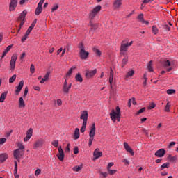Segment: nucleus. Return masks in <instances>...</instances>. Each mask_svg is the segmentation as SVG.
<instances>
[{
    "label": "nucleus",
    "mask_w": 178,
    "mask_h": 178,
    "mask_svg": "<svg viewBox=\"0 0 178 178\" xmlns=\"http://www.w3.org/2000/svg\"><path fill=\"white\" fill-rule=\"evenodd\" d=\"M147 70H148V72H154V67H152V60H150L149 62Z\"/></svg>",
    "instance_id": "obj_27"
},
{
    "label": "nucleus",
    "mask_w": 178,
    "mask_h": 178,
    "mask_svg": "<svg viewBox=\"0 0 178 178\" xmlns=\"http://www.w3.org/2000/svg\"><path fill=\"white\" fill-rule=\"evenodd\" d=\"M15 168H14V176L15 178H19V175L17 174V161H15Z\"/></svg>",
    "instance_id": "obj_21"
},
{
    "label": "nucleus",
    "mask_w": 178,
    "mask_h": 178,
    "mask_svg": "<svg viewBox=\"0 0 178 178\" xmlns=\"http://www.w3.org/2000/svg\"><path fill=\"white\" fill-rule=\"evenodd\" d=\"M32 31H33V29L29 27L25 34H26V35H29L30 33H31Z\"/></svg>",
    "instance_id": "obj_54"
},
{
    "label": "nucleus",
    "mask_w": 178,
    "mask_h": 178,
    "mask_svg": "<svg viewBox=\"0 0 178 178\" xmlns=\"http://www.w3.org/2000/svg\"><path fill=\"white\" fill-rule=\"evenodd\" d=\"M13 47V44L8 46L3 52L6 55V54H8L10 51V49H12Z\"/></svg>",
    "instance_id": "obj_31"
},
{
    "label": "nucleus",
    "mask_w": 178,
    "mask_h": 178,
    "mask_svg": "<svg viewBox=\"0 0 178 178\" xmlns=\"http://www.w3.org/2000/svg\"><path fill=\"white\" fill-rule=\"evenodd\" d=\"M174 145H176V142H171L169 145H168V148L170 149L172 148Z\"/></svg>",
    "instance_id": "obj_58"
},
{
    "label": "nucleus",
    "mask_w": 178,
    "mask_h": 178,
    "mask_svg": "<svg viewBox=\"0 0 178 178\" xmlns=\"http://www.w3.org/2000/svg\"><path fill=\"white\" fill-rule=\"evenodd\" d=\"M129 60V57L126 56L123 58L122 64V67L126 66L127 65V62Z\"/></svg>",
    "instance_id": "obj_29"
},
{
    "label": "nucleus",
    "mask_w": 178,
    "mask_h": 178,
    "mask_svg": "<svg viewBox=\"0 0 178 178\" xmlns=\"http://www.w3.org/2000/svg\"><path fill=\"white\" fill-rule=\"evenodd\" d=\"M41 174V170L40 169H37L35 171V175L36 176H38L39 175Z\"/></svg>",
    "instance_id": "obj_57"
},
{
    "label": "nucleus",
    "mask_w": 178,
    "mask_h": 178,
    "mask_svg": "<svg viewBox=\"0 0 178 178\" xmlns=\"http://www.w3.org/2000/svg\"><path fill=\"white\" fill-rule=\"evenodd\" d=\"M127 42H126L124 40L121 44L120 51L122 52H126L127 51Z\"/></svg>",
    "instance_id": "obj_17"
},
{
    "label": "nucleus",
    "mask_w": 178,
    "mask_h": 178,
    "mask_svg": "<svg viewBox=\"0 0 178 178\" xmlns=\"http://www.w3.org/2000/svg\"><path fill=\"white\" fill-rule=\"evenodd\" d=\"M93 155L95 156V159H98V158L102 156V152H99V149H96L93 152Z\"/></svg>",
    "instance_id": "obj_15"
},
{
    "label": "nucleus",
    "mask_w": 178,
    "mask_h": 178,
    "mask_svg": "<svg viewBox=\"0 0 178 178\" xmlns=\"http://www.w3.org/2000/svg\"><path fill=\"white\" fill-rule=\"evenodd\" d=\"M97 74V69H95L93 70H88L86 73V77L87 79H91L93 76H95Z\"/></svg>",
    "instance_id": "obj_8"
},
{
    "label": "nucleus",
    "mask_w": 178,
    "mask_h": 178,
    "mask_svg": "<svg viewBox=\"0 0 178 178\" xmlns=\"http://www.w3.org/2000/svg\"><path fill=\"white\" fill-rule=\"evenodd\" d=\"M89 55H90V53H88V51H86V49L80 50L79 51V58H81V59H87Z\"/></svg>",
    "instance_id": "obj_9"
},
{
    "label": "nucleus",
    "mask_w": 178,
    "mask_h": 178,
    "mask_svg": "<svg viewBox=\"0 0 178 178\" xmlns=\"http://www.w3.org/2000/svg\"><path fill=\"white\" fill-rule=\"evenodd\" d=\"M123 0H115L113 6L115 9H118V8H120V6L122 5Z\"/></svg>",
    "instance_id": "obj_19"
},
{
    "label": "nucleus",
    "mask_w": 178,
    "mask_h": 178,
    "mask_svg": "<svg viewBox=\"0 0 178 178\" xmlns=\"http://www.w3.org/2000/svg\"><path fill=\"white\" fill-rule=\"evenodd\" d=\"M144 79H145V81H144V82H143V85L144 86H147V74H145V75H144Z\"/></svg>",
    "instance_id": "obj_61"
},
{
    "label": "nucleus",
    "mask_w": 178,
    "mask_h": 178,
    "mask_svg": "<svg viewBox=\"0 0 178 178\" xmlns=\"http://www.w3.org/2000/svg\"><path fill=\"white\" fill-rule=\"evenodd\" d=\"M8 95V91H6L3 93H1L0 97V102H4L5 99H6V97Z\"/></svg>",
    "instance_id": "obj_22"
},
{
    "label": "nucleus",
    "mask_w": 178,
    "mask_h": 178,
    "mask_svg": "<svg viewBox=\"0 0 178 178\" xmlns=\"http://www.w3.org/2000/svg\"><path fill=\"white\" fill-rule=\"evenodd\" d=\"M93 52H95V54H97V56H101V51H99V49L94 48Z\"/></svg>",
    "instance_id": "obj_37"
},
{
    "label": "nucleus",
    "mask_w": 178,
    "mask_h": 178,
    "mask_svg": "<svg viewBox=\"0 0 178 178\" xmlns=\"http://www.w3.org/2000/svg\"><path fill=\"white\" fill-rule=\"evenodd\" d=\"M19 149H23L24 148V145L22 143L18 144Z\"/></svg>",
    "instance_id": "obj_64"
},
{
    "label": "nucleus",
    "mask_w": 178,
    "mask_h": 178,
    "mask_svg": "<svg viewBox=\"0 0 178 178\" xmlns=\"http://www.w3.org/2000/svg\"><path fill=\"white\" fill-rule=\"evenodd\" d=\"M116 112L115 110H112V112L110 113L111 119L113 120V122H116V119L118 122H120V116H122V114L120 113V108L119 106H117L115 108Z\"/></svg>",
    "instance_id": "obj_1"
},
{
    "label": "nucleus",
    "mask_w": 178,
    "mask_h": 178,
    "mask_svg": "<svg viewBox=\"0 0 178 178\" xmlns=\"http://www.w3.org/2000/svg\"><path fill=\"white\" fill-rule=\"evenodd\" d=\"M75 79L76 81H79V83H83V77L81 76V74H77L75 76Z\"/></svg>",
    "instance_id": "obj_26"
},
{
    "label": "nucleus",
    "mask_w": 178,
    "mask_h": 178,
    "mask_svg": "<svg viewBox=\"0 0 178 178\" xmlns=\"http://www.w3.org/2000/svg\"><path fill=\"white\" fill-rule=\"evenodd\" d=\"M27 15V11L24 10L20 15L19 16V17L17 18V22H21L20 24H19V31L20 30V29H22V27H23L24 24V19H26V16Z\"/></svg>",
    "instance_id": "obj_2"
},
{
    "label": "nucleus",
    "mask_w": 178,
    "mask_h": 178,
    "mask_svg": "<svg viewBox=\"0 0 178 178\" xmlns=\"http://www.w3.org/2000/svg\"><path fill=\"white\" fill-rule=\"evenodd\" d=\"M49 74H50V73H49V72H47V73H46V74L44 75V80H46V81H47V80H49Z\"/></svg>",
    "instance_id": "obj_45"
},
{
    "label": "nucleus",
    "mask_w": 178,
    "mask_h": 178,
    "mask_svg": "<svg viewBox=\"0 0 178 178\" xmlns=\"http://www.w3.org/2000/svg\"><path fill=\"white\" fill-rule=\"evenodd\" d=\"M72 73H73V68H70L69 71L67 72V77H69L70 74H72Z\"/></svg>",
    "instance_id": "obj_52"
},
{
    "label": "nucleus",
    "mask_w": 178,
    "mask_h": 178,
    "mask_svg": "<svg viewBox=\"0 0 178 178\" xmlns=\"http://www.w3.org/2000/svg\"><path fill=\"white\" fill-rule=\"evenodd\" d=\"M113 165V163H109L107 165V170L111 169V168H112V166Z\"/></svg>",
    "instance_id": "obj_62"
},
{
    "label": "nucleus",
    "mask_w": 178,
    "mask_h": 178,
    "mask_svg": "<svg viewBox=\"0 0 178 178\" xmlns=\"http://www.w3.org/2000/svg\"><path fill=\"white\" fill-rule=\"evenodd\" d=\"M33 136V128H30L26 132V136L24 138V141H29Z\"/></svg>",
    "instance_id": "obj_12"
},
{
    "label": "nucleus",
    "mask_w": 178,
    "mask_h": 178,
    "mask_svg": "<svg viewBox=\"0 0 178 178\" xmlns=\"http://www.w3.org/2000/svg\"><path fill=\"white\" fill-rule=\"evenodd\" d=\"M27 37H29V35L25 33V35L22 37V42H24V41H26V40H27Z\"/></svg>",
    "instance_id": "obj_53"
},
{
    "label": "nucleus",
    "mask_w": 178,
    "mask_h": 178,
    "mask_svg": "<svg viewBox=\"0 0 178 178\" xmlns=\"http://www.w3.org/2000/svg\"><path fill=\"white\" fill-rule=\"evenodd\" d=\"M155 106H156V105L155 104V103H151L149 106H148V109L151 110V109H154V108H155Z\"/></svg>",
    "instance_id": "obj_44"
},
{
    "label": "nucleus",
    "mask_w": 178,
    "mask_h": 178,
    "mask_svg": "<svg viewBox=\"0 0 178 178\" xmlns=\"http://www.w3.org/2000/svg\"><path fill=\"white\" fill-rule=\"evenodd\" d=\"M108 172L109 175H115V173H116V170H111L110 168L108 170Z\"/></svg>",
    "instance_id": "obj_47"
},
{
    "label": "nucleus",
    "mask_w": 178,
    "mask_h": 178,
    "mask_svg": "<svg viewBox=\"0 0 178 178\" xmlns=\"http://www.w3.org/2000/svg\"><path fill=\"white\" fill-rule=\"evenodd\" d=\"M14 156L17 159L18 158H20V150L17 149L14 151Z\"/></svg>",
    "instance_id": "obj_28"
},
{
    "label": "nucleus",
    "mask_w": 178,
    "mask_h": 178,
    "mask_svg": "<svg viewBox=\"0 0 178 178\" xmlns=\"http://www.w3.org/2000/svg\"><path fill=\"white\" fill-rule=\"evenodd\" d=\"M175 92H176V90L174 89H168L167 90V94H168V95L175 94Z\"/></svg>",
    "instance_id": "obj_41"
},
{
    "label": "nucleus",
    "mask_w": 178,
    "mask_h": 178,
    "mask_svg": "<svg viewBox=\"0 0 178 178\" xmlns=\"http://www.w3.org/2000/svg\"><path fill=\"white\" fill-rule=\"evenodd\" d=\"M16 60H17V56L16 54H13L11 56V60H10V69H12V70H15V67L16 66Z\"/></svg>",
    "instance_id": "obj_4"
},
{
    "label": "nucleus",
    "mask_w": 178,
    "mask_h": 178,
    "mask_svg": "<svg viewBox=\"0 0 178 178\" xmlns=\"http://www.w3.org/2000/svg\"><path fill=\"white\" fill-rule=\"evenodd\" d=\"M78 48H79V49H81V51H83L85 49L84 45H83V43H81V42L79 44Z\"/></svg>",
    "instance_id": "obj_48"
},
{
    "label": "nucleus",
    "mask_w": 178,
    "mask_h": 178,
    "mask_svg": "<svg viewBox=\"0 0 178 178\" xmlns=\"http://www.w3.org/2000/svg\"><path fill=\"white\" fill-rule=\"evenodd\" d=\"M52 145H54V147H58L59 145V141L58 140H54L53 143H52Z\"/></svg>",
    "instance_id": "obj_50"
},
{
    "label": "nucleus",
    "mask_w": 178,
    "mask_h": 178,
    "mask_svg": "<svg viewBox=\"0 0 178 178\" xmlns=\"http://www.w3.org/2000/svg\"><path fill=\"white\" fill-rule=\"evenodd\" d=\"M95 136V123H93L90 127V131L89 132V141H94V136Z\"/></svg>",
    "instance_id": "obj_3"
},
{
    "label": "nucleus",
    "mask_w": 178,
    "mask_h": 178,
    "mask_svg": "<svg viewBox=\"0 0 178 178\" xmlns=\"http://www.w3.org/2000/svg\"><path fill=\"white\" fill-rule=\"evenodd\" d=\"M80 119L83 120V124H87V120H88V112L83 111L80 116Z\"/></svg>",
    "instance_id": "obj_11"
},
{
    "label": "nucleus",
    "mask_w": 178,
    "mask_h": 178,
    "mask_svg": "<svg viewBox=\"0 0 178 178\" xmlns=\"http://www.w3.org/2000/svg\"><path fill=\"white\" fill-rule=\"evenodd\" d=\"M159 32V30L157 29L156 26L154 25L152 26L153 34H154V35L158 34Z\"/></svg>",
    "instance_id": "obj_33"
},
{
    "label": "nucleus",
    "mask_w": 178,
    "mask_h": 178,
    "mask_svg": "<svg viewBox=\"0 0 178 178\" xmlns=\"http://www.w3.org/2000/svg\"><path fill=\"white\" fill-rule=\"evenodd\" d=\"M26 106V104H24V100L23 99V97H19V108H24Z\"/></svg>",
    "instance_id": "obj_24"
},
{
    "label": "nucleus",
    "mask_w": 178,
    "mask_h": 178,
    "mask_svg": "<svg viewBox=\"0 0 178 178\" xmlns=\"http://www.w3.org/2000/svg\"><path fill=\"white\" fill-rule=\"evenodd\" d=\"M81 168H82L81 165H76V166L73 167L72 170L74 172H80V170H81Z\"/></svg>",
    "instance_id": "obj_34"
},
{
    "label": "nucleus",
    "mask_w": 178,
    "mask_h": 178,
    "mask_svg": "<svg viewBox=\"0 0 178 178\" xmlns=\"http://www.w3.org/2000/svg\"><path fill=\"white\" fill-rule=\"evenodd\" d=\"M42 12V6L38 5L35 11V15L38 16V15L41 14Z\"/></svg>",
    "instance_id": "obj_23"
},
{
    "label": "nucleus",
    "mask_w": 178,
    "mask_h": 178,
    "mask_svg": "<svg viewBox=\"0 0 178 178\" xmlns=\"http://www.w3.org/2000/svg\"><path fill=\"white\" fill-rule=\"evenodd\" d=\"M72 88V83H70L69 85L67 86H63V92L64 94H69V90Z\"/></svg>",
    "instance_id": "obj_16"
},
{
    "label": "nucleus",
    "mask_w": 178,
    "mask_h": 178,
    "mask_svg": "<svg viewBox=\"0 0 178 178\" xmlns=\"http://www.w3.org/2000/svg\"><path fill=\"white\" fill-rule=\"evenodd\" d=\"M45 2V0H40L38 4L39 6H42L44 5V3Z\"/></svg>",
    "instance_id": "obj_60"
},
{
    "label": "nucleus",
    "mask_w": 178,
    "mask_h": 178,
    "mask_svg": "<svg viewBox=\"0 0 178 178\" xmlns=\"http://www.w3.org/2000/svg\"><path fill=\"white\" fill-rule=\"evenodd\" d=\"M143 112H145V107H143L140 108L139 111H138L136 115H140V113H143Z\"/></svg>",
    "instance_id": "obj_43"
},
{
    "label": "nucleus",
    "mask_w": 178,
    "mask_h": 178,
    "mask_svg": "<svg viewBox=\"0 0 178 178\" xmlns=\"http://www.w3.org/2000/svg\"><path fill=\"white\" fill-rule=\"evenodd\" d=\"M165 67H168L169 66H170V65H172V63H170V61L169 60H167L165 61H164V63H163Z\"/></svg>",
    "instance_id": "obj_39"
},
{
    "label": "nucleus",
    "mask_w": 178,
    "mask_h": 178,
    "mask_svg": "<svg viewBox=\"0 0 178 178\" xmlns=\"http://www.w3.org/2000/svg\"><path fill=\"white\" fill-rule=\"evenodd\" d=\"M170 105H169V103H168L167 105L165 107V112H170Z\"/></svg>",
    "instance_id": "obj_46"
},
{
    "label": "nucleus",
    "mask_w": 178,
    "mask_h": 178,
    "mask_svg": "<svg viewBox=\"0 0 178 178\" xmlns=\"http://www.w3.org/2000/svg\"><path fill=\"white\" fill-rule=\"evenodd\" d=\"M86 127H87V124L83 123L82 127L80 129L81 133H84V131H86Z\"/></svg>",
    "instance_id": "obj_36"
},
{
    "label": "nucleus",
    "mask_w": 178,
    "mask_h": 178,
    "mask_svg": "<svg viewBox=\"0 0 178 178\" xmlns=\"http://www.w3.org/2000/svg\"><path fill=\"white\" fill-rule=\"evenodd\" d=\"M74 154L75 155H77V154H79V147H74Z\"/></svg>",
    "instance_id": "obj_55"
},
{
    "label": "nucleus",
    "mask_w": 178,
    "mask_h": 178,
    "mask_svg": "<svg viewBox=\"0 0 178 178\" xmlns=\"http://www.w3.org/2000/svg\"><path fill=\"white\" fill-rule=\"evenodd\" d=\"M58 8H59V6L56 4L51 8V12H55V10H58Z\"/></svg>",
    "instance_id": "obj_51"
},
{
    "label": "nucleus",
    "mask_w": 178,
    "mask_h": 178,
    "mask_svg": "<svg viewBox=\"0 0 178 178\" xmlns=\"http://www.w3.org/2000/svg\"><path fill=\"white\" fill-rule=\"evenodd\" d=\"M168 159L170 161V162H175V161L177 159V157L176 156H172L171 155H169Z\"/></svg>",
    "instance_id": "obj_35"
},
{
    "label": "nucleus",
    "mask_w": 178,
    "mask_h": 178,
    "mask_svg": "<svg viewBox=\"0 0 178 178\" xmlns=\"http://www.w3.org/2000/svg\"><path fill=\"white\" fill-rule=\"evenodd\" d=\"M170 166V164L169 163H165L161 166L160 169L161 170H163L165 169V168H169Z\"/></svg>",
    "instance_id": "obj_32"
},
{
    "label": "nucleus",
    "mask_w": 178,
    "mask_h": 178,
    "mask_svg": "<svg viewBox=\"0 0 178 178\" xmlns=\"http://www.w3.org/2000/svg\"><path fill=\"white\" fill-rule=\"evenodd\" d=\"M166 154V151L165 149H160L159 150H157L155 153V156H158L159 158H162Z\"/></svg>",
    "instance_id": "obj_13"
},
{
    "label": "nucleus",
    "mask_w": 178,
    "mask_h": 178,
    "mask_svg": "<svg viewBox=\"0 0 178 178\" xmlns=\"http://www.w3.org/2000/svg\"><path fill=\"white\" fill-rule=\"evenodd\" d=\"M6 141V138H2L0 139V145L3 144Z\"/></svg>",
    "instance_id": "obj_59"
},
{
    "label": "nucleus",
    "mask_w": 178,
    "mask_h": 178,
    "mask_svg": "<svg viewBox=\"0 0 178 178\" xmlns=\"http://www.w3.org/2000/svg\"><path fill=\"white\" fill-rule=\"evenodd\" d=\"M16 77H17L16 74L13 75V76L9 79V83H13V81L16 80Z\"/></svg>",
    "instance_id": "obj_40"
},
{
    "label": "nucleus",
    "mask_w": 178,
    "mask_h": 178,
    "mask_svg": "<svg viewBox=\"0 0 178 178\" xmlns=\"http://www.w3.org/2000/svg\"><path fill=\"white\" fill-rule=\"evenodd\" d=\"M42 145H44V140H38L34 143L33 148L34 149H38V148L42 147Z\"/></svg>",
    "instance_id": "obj_10"
},
{
    "label": "nucleus",
    "mask_w": 178,
    "mask_h": 178,
    "mask_svg": "<svg viewBox=\"0 0 178 178\" xmlns=\"http://www.w3.org/2000/svg\"><path fill=\"white\" fill-rule=\"evenodd\" d=\"M109 83L111 86L112 87V83H113V76H109Z\"/></svg>",
    "instance_id": "obj_56"
},
{
    "label": "nucleus",
    "mask_w": 178,
    "mask_h": 178,
    "mask_svg": "<svg viewBox=\"0 0 178 178\" xmlns=\"http://www.w3.org/2000/svg\"><path fill=\"white\" fill-rule=\"evenodd\" d=\"M122 162H123L124 163H126L127 165H129L130 163L129 162V160L124 159H122Z\"/></svg>",
    "instance_id": "obj_63"
},
{
    "label": "nucleus",
    "mask_w": 178,
    "mask_h": 178,
    "mask_svg": "<svg viewBox=\"0 0 178 178\" xmlns=\"http://www.w3.org/2000/svg\"><path fill=\"white\" fill-rule=\"evenodd\" d=\"M124 147L126 149V151H127V152H129V154H131V155H134V152L133 151V149H131V147H130V145H129V143L124 142Z\"/></svg>",
    "instance_id": "obj_14"
},
{
    "label": "nucleus",
    "mask_w": 178,
    "mask_h": 178,
    "mask_svg": "<svg viewBox=\"0 0 178 178\" xmlns=\"http://www.w3.org/2000/svg\"><path fill=\"white\" fill-rule=\"evenodd\" d=\"M134 74V70H131V71H129L126 77H131Z\"/></svg>",
    "instance_id": "obj_38"
},
{
    "label": "nucleus",
    "mask_w": 178,
    "mask_h": 178,
    "mask_svg": "<svg viewBox=\"0 0 178 178\" xmlns=\"http://www.w3.org/2000/svg\"><path fill=\"white\" fill-rule=\"evenodd\" d=\"M6 159H8V154H0V162H5Z\"/></svg>",
    "instance_id": "obj_25"
},
{
    "label": "nucleus",
    "mask_w": 178,
    "mask_h": 178,
    "mask_svg": "<svg viewBox=\"0 0 178 178\" xmlns=\"http://www.w3.org/2000/svg\"><path fill=\"white\" fill-rule=\"evenodd\" d=\"M16 6H17V0H11L9 6V10L13 12V10L16 9Z\"/></svg>",
    "instance_id": "obj_7"
},
{
    "label": "nucleus",
    "mask_w": 178,
    "mask_h": 178,
    "mask_svg": "<svg viewBox=\"0 0 178 178\" xmlns=\"http://www.w3.org/2000/svg\"><path fill=\"white\" fill-rule=\"evenodd\" d=\"M137 19L138 22H140L141 23H144V15L140 14L138 15Z\"/></svg>",
    "instance_id": "obj_30"
},
{
    "label": "nucleus",
    "mask_w": 178,
    "mask_h": 178,
    "mask_svg": "<svg viewBox=\"0 0 178 178\" xmlns=\"http://www.w3.org/2000/svg\"><path fill=\"white\" fill-rule=\"evenodd\" d=\"M23 86H24V81H21L18 85V86L17 87V89L15 90V92H17V94H19V92L20 91H22V88H23Z\"/></svg>",
    "instance_id": "obj_18"
},
{
    "label": "nucleus",
    "mask_w": 178,
    "mask_h": 178,
    "mask_svg": "<svg viewBox=\"0 0 178 178\" xmlns=\"http://www.w3.org/2000/svg\"><path fill=\"white\" fill-rule=\"evenodd\" d=\"M65 152L69 153L70 152V144H67L65 148Z\"/></svg>",
    "instance_id": "obj_49"
},
{
    "label": "nucleus",
    "mask_w": 178,
    "mask_h": 178,
    "mask_svg": "<svg viewBox=\"0 0 178 178\" xmlns=\"http://www.w3.org/2000/svg\"><path fill=\"white\" fill-rule=\"evenodd\" d=\"M30 70H31V73H32V74H34V72H35V67H34L33 64L31 65Z\"/></svg>",
    "instance_id": "obj_42"
},
{
    "label": "nucleus",
    "mask_w": 178,
    "mask_h": 178,
    "mask_svg": "<svg viewBox=\"0 0 178 178\" xmlns=\"http://www.w3.org/2000/svg\"><path fill=\"white\" fill-rule=\"evenodd\" d=\"M74 137L75 140H79V138H80V129L79 128L75 129Z\"/></svg>",
    "instance_id": "obj_20"
},
{
    "label": "nucleus",
    "mask_w": 178,
    "mask_h": 178,
    "mask_svg": "<svg viewBox=\"0 0 178 178\" xmlns=\"http://www.w3.org/2000/svg\"><path fill=\"white\" fill-rule=\"evenodd\" d=\"M101 6H97L95 8H93L92 13L90 14V19H93L94 17H95V16H97L98 12L101 10Z\"/></svg>",
    "instance_id": "obj_5"
},
{
    "label": "nucleus",
    "mask_w": 178,
    "mask_h": 178,
    "mask_svg": "<svg viewBox=\"0 0 178 178\" xmlns=\"http://www.w3.org/2000/svg\"><path fill=\"white\" fill-rule=\"evenodd\" d=\"M57 157L60 161H63L65 158V153L63 152V149H62V146H60L58 147V154H57Z\"/></svg>",
    "instance_id": "obj_6"
}]
</instances>
